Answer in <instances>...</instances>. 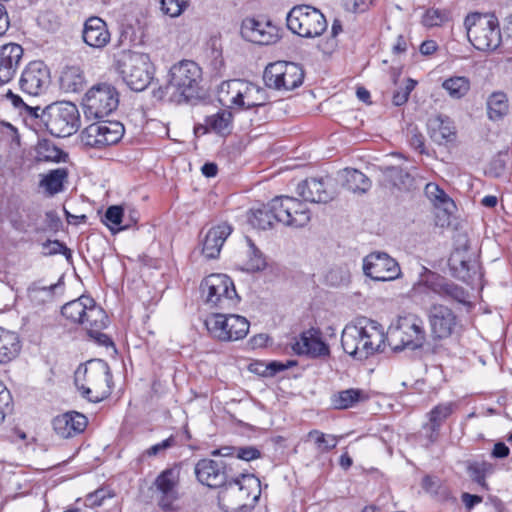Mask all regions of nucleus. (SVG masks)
<instances>
[{
  "label": "nucleus",
  "mask_w": 512,
  "mask_h": 512,
  "mask_svg": "<svg viewBox=\"0 0 512 512\" xmlns=\"http://www.w3.org/2000/svg\"><path fill=\"white\" fill-rule=\"evenodd\" d=\"M367 399L368 394L364 390L350 388L334 394L332 404L336 409H348Z\"/></svg>",
  "instance_id": "nucleus-36"
},
{
  "label": "nucleus",
  "mask_w": 512,
  "mask_h": 512,
  "mask_svg": "<svg viewBox=\"0 0 512 512\" xmlns=\"http://www.w3.org/2000/svg\"><path fill=\"white\" fill-rule=\"evenodd\" d=\"M304 72L293 62L277 61L266 66L263 80L268 88L290 91L303 83Z\"/></svg>",
  "instance_id": "nucleus-13"
},
{
  "label": "nucleus",
  "mask_w": 512,
  "mask_h": 512,
  "mask_svg": "<svg viewBox=\"0 0 512 512\" xmlns=\"http://www.w3.org/2000/svg\"><path fill=\"white\" fill-rule=\"evenodd\" d=\"M201 68L190 60H183L170 69V79L166 86L171 99L180 104L200 97Z\"/></svg>",
  "instance_id": "nucleus-4"
},
{
  "label": "nucleus",
  "mask_w": 512,
  "mask_h": 512,
  "mask_svg": "<svg viewBox=\"0 0 512 512\" xmlns=\"http://www.w3.org/2000/svg\"><path fill=\"white\" fill-rule=\"evenodd\" d=\"M269 203L275 222L296 228L305 226L306 216L304 214L298 212L294 219L289 216L290 210L301 209L300 200L290 196H276Z\"/></svg>",
  "instance_id": "nucleus-23"
},
{
  "label": "nucleus",
  "mask_w": 512,
  "mask_h": 512,
  "mask_svg": "<svg viewBox=\"0 0 512 512\" xmlns=\"http://www.w3.org/2000/svg\"><path fill=\"white\" fill-rule=\"evenodd\" d=\"M424 288L443 298H449L459 303H464L468 297L464 288L430 271H427V276L424 280L419 281L413 286L415 292H421Z\"/></svg>",
  "instance_id": "nucleus-18"
},
{
  "label": "nucleus",
  "mask_w": 512,
  "mask_h": 512,
  "mask_svg": "<svg viewBox=\"0 0 512 512\" xmlns=\"http://www.w3.org/2000/svg\"><path fill=\"white\" fill-rule=\"evenodd\" d=\"M451 268L455 271V276L466 281L469 275V264L467 261L458 258V254H453L449 259Z\"/></svg>",
  "instance_id": "nucleus-54"
},
{
  "label": "nucleus",
  "mask_w": 512,
  "mask_h": 512,
  "mask_svg": "<svg viewBox=\"0 0 512 512\" xmlns=\"http://www.w3.org/2000/svg\"><path fill=\"white\" fill-rule=\"evenodd\" d=\"M249 222L253 227L266 230L272 228L275 219L272 213L270 203L263 205L261 208L256 209L252 212V216L249 218Z\"/></svg>",
  "instance_id": "nucleus-43"
},
{
  "label": "nucleus",
  "mask_w": 512,
  "mask_h": 512,
  "mask_svg": "<svg viewBox=\"0 0 512 512\" xmlns=\"http://www.w3.org/2000/svg\"><path fill=\"white\" fill-rule=\"evenodd\" d=\"M371 3V0H341L342 7L347 12L362 13L365 12Z\"/></svg>",
  "instance_id": "nucleus-61"
},
{
  "label": "nucleus",
  "mask_w": 512,
  "mask_h": 512,
  "mask_svg": "<svg viewBox=\"0 0 512 512\" xmlns=\"http://www.w3.org/2000/svg\"><path fill=\"white\" fill-rule=\"evenodd\" d=\"M232 113L228 110H221L205 118V123L196 128V132L202 130V133L213 131L219 135L225 136L231 133Z\"/></svg>",
  "instance_id": "nucleus-31"
},
{
  "label": "nucleus",
  "mask_w": 512,
  "mask_h": 512,
  "mask_svg": "<svg viewBox=\"0 0 512 512\" xmlns=\"http://www.w3.org/2000/svg\"><path fill=\"white\" fill-rule=\"evenodd\" d=\"M415 86L416 81L410 78L407 79L405 87L399 91L394 92L392 97L394 105L401 106L405 104L409 98L411 91L415 88Z\"/></svg>",
  "instance_id": "nucleus-58"
},
{
  "label": "nucleus",
  "mask_w": 512,
  "mask_h": 512,
  "mask_svg": "<svg viewBox=\"0 0 512 512\" xmlns=\"http://www.w3.org/2000/svg\"><path fill=\"white\" fill-rule=\"evenodd\" d=\"M23 57V48L16 43L3 45L0 49V83H8L15 75Z\"/></svg>",
  "instance_id": "nucleus-26"
},
{
  "label": "nucleus",
  "mask_w": 512,
  "mask_h": 512,
  "mask_svg": "<svg viewBox=\"0 0 512 512\" xmlns=\"http://www.w3.org/2000/svg\"><path fill=\"white\" fill-rule=\"evenodd\" d=\"M124 132L123 124L118 121H98L83 130L81 139L86 146L99 149L118 143Z\"/></svg>",
  "instance_id": "nucleus-14"
},
{
  "label": "nucleus",
  "mask_w": 512,
  "mask_h": 512,
  "mask_svg": "<svg viewBox=\"0 0 512 512\" xmlns=\"http://www.w3.org/2000/svg\"><path fill=\"white\" fill-rule=\"evenodd\" d=\"M464 25L469 41L477 50H495L502 42L499 22L493 14H469Z\"/></svg>",
  "instance_id": "nucleus-5"
},
{
  "label": "nucleus",
  "mask_w": 512,
  "mask_h": 512,
  "mask_svg": "<svg viewBox=\"0 0 512 512\" xmlns=\"http://www.w3.org/2000/svg\"><path fill=\"white\" fill-rule=\"evenodd\" d=\"M110 378V369L103 360H90L81 364L75 371L74 382L82 396L91 402L97 403L101 400L99 395H93L103 387Z\"/></svg>",
  "instance_id": "nucleus-10"
},
{
  "label": "nucleus",
  "mask_w": 512,
  "mask_h": 512,
  "mask_svg": "<svg viewBox=\"0 0 512 512\" xmlns=\"http://www.w3.org/2000/svg\"><path fill=\"white\" fill-rule=\"evenodd\" d=\"M297 193L305 201L312 203H327L334 199L335 189L329 177H311L297 185Z\"/></svg>",
  "instance_id": "nucleus-21"
},
{
  "label": "nucleus",
  "mask_w": 512,
  "mask_h": 512,
  "mask_svg": "<svg viewBox=\"0 0 512 512\" xmlns=\"http://www.w3.org/2000/svg\"><path fill=\"white\" fill-rule=\"evenodd\" d=\"M114 67L133 91L145 90L153 79V65L146 53L122 50L115 55Z\"/></svg>",
  "instance_id": "nucleus-3"
},
{
  "label": "nucleus",
  "mask_w": 512,
  "mask_h": 512,
  "mask_svg": "<svg viewBox=\"0 0 512 512\" xmlns=\"http://www.w3.org/2000/svg\"><path fill=\"white\" fill-rule=\"evenodd\" d=\"M286 21L291 32L305 38L321 36L328 26L324 14L310 5L294 6L287 14Z\"/></svg>",
  "instance_id": "nucleus-8"
},
{
  "label": "nucleus",
  "mask_w": 512,
  "mask_h": 512,
  "mask_svg": "<svg viewBox=\"0 0 512 512\" xmlns=\"http://www.w3.org/2000/svg\"><path fill=\"white\" fill-rule=\"evenodd\" d=\"M13 409V400L10 391L0 380V424L4 421L7 414Z\"/></svg>",
  "instance_id": "nucleus-51"
},
{
  "label": "nucleus",
  "mask_w": 512,
  "mask_h": 512,
  "mask_svg": "<svg viewBox=\"0 0 512 512\" xmlns=\"http://www.w3.org/2000/svg\"><path fill=\"white\" fill-rule=\"evenodd\" d=\"M487 115L492 121L503 119L509 112L508 97L504 92H493L489 95L487 102Z\"/></svg>",
  "instance_id": "nucleus-35"
},
{
  "label": "nucleus",
  "mask_w": 512,
  "mask_h": 512,
  "mask_svg": "<svg viewBox=\"0 0 512 512\" xmlns=\"http://www.w3.org/2000/svg\"><path fill=\"white\" fill-rule=\"evenodd\" d=\"M200 288L205 302L218 310H230L240 300L233 281L225 274L207 276L202 281Z\"/></svg>",
  "instance_id": "nucleus-9"
},
{
  "label": "nucleus",
  "mask_w": 512,
  "mask_h": 512,
  "mask_svg": "<svg viewBox=\"0 0 512 512\" xmlns=\"http://www.w3.org/2000/svg\"><path fill=\"white\" fill-rule=\"evenodd\" d=\"M51 83L50 70L43 61H32L23 70L19 85L22 92L39 96L46 92Z\"/></svg>",
  "instance_id": "nucleus-16"
},
{
  "label": "nucleus",
  "mask_w": 512,
  "mask_h": 512,
  "mask_svg": "<svg viewBox=\"0 0 512 512\" xmlns=\"http://www.w3.org/2000/svg\"><path fill=\"white\" fill-rule=\"evenodd\" d=\"M80 325L87 331L88 336L99 345L105 347L113 345L111 339L102 332L108 325V316L93 299L92 303L87 305Z\"/></svg>",
  "instance_id": "nucleus-19"
},
{
  "label": "nucleus",
  "mask_w": 512,
  "mask_h": 512,
  "mask_svg": "<svg viewBox=\"0 0 512 512\" xmlns=\"http://www.w3.org/2000/svg\"><path fill=\"white\" fill-rule=\"evenodd\" d=\"M454 407L453 402L438 404L428 413L429 422L434 426L441 427L443 422L453 413Z\"/></svg>",
  "instance_id": "nucleus-46"
},
{
  "label": "nucleus",
  "mask_w": 512,
  "mask_h": 512,
  "mask_svg": "<svg viewBox=\"0 0 512 512\" xmlns=\"http://www.w3.org/2000/svg\"><path fill=\"white\" fill-rule=\"evenodd\" d=\"M37 159L46 162L62 161L63 151L48 140H42L37 145Z\"/></svg>",
  "instance_id": "nucleus-44"
},
{
  "label": "nucleus",
  "mask_w": 512,
  "mask_h": 512,
  "mask_svg": "<svg viewBox=\"0 0 512 512\" xmlns=\"http://www.w3.org/2000/svg\"><path fill=\"white\" fill-rule=\"evenodd\" d=\"M232 228L227 223L212 227L206 234L202 253L208 259H214L220 254L221 248L231 234Z\"/></svg>",
  "instance_id": "nucleus-29"
},
{
  "label": "nucleus",
  "mask_w": 512,
  "mask_h": 512,
  "mask_svg": "<svg viewBox=\"0 0 512 512\" xmlns=\"http://www.w3.org/2000/svg\"><path fill=\"white\" fill-rule=\"evenodd\" d=\"M107 24L99 17L88 18L83 27V41L92 48L102 49L110 42Z\"/></svg>",
  "instance_id": "nucleus-27"
},
{
  "label": "nucleus",
  "mask_w": 512,
  "mask_h": 512,
  "mask_svg": "<svg viewBox=\"0 0 512 512\" xmlns=\"http://www.w3.org/2000/svg\"><path fill=\"white\" fill-rule=\"evenodd\" d=\"M427 126L431 139L439 145L455 138V127L448 116L440 114L431 117Z\"/></svg>",
  "instance_id": "nucleus-30"
},
{
  "label": "nucleus",
  "mask_w": 512,
  "mask_h": 512,
  "mask_svg": "<svg viewBox=\"0 0 512 512\" xmlns=\"http://www.w3.org/2000/svg\"><path fill=\"white\" fill-rule=\"evenodd\" d=\"M425 195L437 207L443 208L445 211L449 206L453 205V201L448 195L435 183H427L425 186Z\"/></svg>",
  "instance_id": "nucleus-45"
},
{
  "label": "nucleus",
  "mask_w": 512,
  "mask_h": 512,
  "mask_svg": "<svg viewBox=\"0 0 512 512\" xmlns=\"http://www.w3.org/2000/svg\"><path fill=\"white\" fill-rule=\"evenodd\" d=\"M385 339L383 328L378 322L360 318L345 326L341 344L343 350L354 359L365 360L381 350Z\"/></svg>",
  "instance_id": "nucleus-1"
},
{
  "label": "nucleus",
  "mask_w": 512,
  "mask_h": 512,
  "mask_svg": "<svg viewBox=\"0 0 512 512\" xmlns=\"http://www.w3.org/2000/svg\"><path fill=\"white\" fill-rule=\"evenodd\" d=\"M326 278L333 286L345 285L350 280V272L347 267H336L328 272Z\"/></svg>",
  "instance_id": "nucleus-52"
},
{
  "label": "nucleus",
  "mask_w": 512,
  "mask_h": 512,
  "mask_svg": "<svg viewBox=\"0 0 512 512\" xmlns=\"http://www.w3.org/2000/svg\"><path fill=\"white\" fill-rule=\"evenodd\" d=\"M423 430L425 431L426 447H429L430 445L437 442L439 438L440 427L434 426L431 422H428L423 426Z\"/></svg>",
  "instance_id": "nucleus-62"
},
{
  "label": "nucleus",
  "mask_w": 512,
  "mask_h": 512,
  "mask_svg": "<svg viewBox=\"0 0 512 512\" xmlns=\"http://www.w3.org/2000/svg\"><path fill=\"white\" fill-rule=\"evenodd\" d=\"M126 215L121 206L113 205L107 208L102 222L109 228V230L115 234L119 231L130 228V224H124Z\"/></svg>",
  "instance_id": "nucleus-40"
},
{
  "label": "nucleus",
  "mask_w": 512,
  "mask_h": 512,
  "mask_svg": "<svg viewBox=\"0 0 512 512\" xmlns=\"http://www.w3.org/2000/svg\"><path fill=\"white\" fill-rule=\"evenodd\" d=\"M407 138L411 147L418 150L420 153L425 152L424 136L417 127L411 126L408 128Z\"/></svg>",
  "instance_id": "nucleus-57"
},
{
  "label": "nucleus",
  "mask_w": 512,
  "mask_h": 512,
  "mask_svg": "<svg viewBox=\"0 0 512 512\" xmlns=\"http://www.w3.org/2000/svg\"><path fill=\"white\" fill-rule=\"evenodd\" d=\"M244 83L245 80L241 79L223 82L219 90L220 101L239 108Z\"/></svg>",
  "instance_id": "nucleus-37"
},
{
  "label": "nucleus",
  "mask_w": 512,
  "mask_h": 512,
  "mask_svg": "<svg viewBox=\"0 0 512 512\" xmlns=\"http://www.w3.org/2000/svg\"><path fill=\"white\" fill-rule=\"evenodd\" d=\"M442 88L451 98L461 99L470 90V81L464 76H453L442 83Z\"/></svg>",
  "instance_id": "nucleus-42"
},
{
  "label": "nucleus",
  "mask_w": 512,
  "mask_h": 512,
  "mask_svg": "<svg viewBox=\"0 0 512 512\" xmlns=\"http://www.w3.org/2000/svg\"><path fill=\"white\" fill-rule=\"evenodd\" d=\"M268 99V93L264 88L245 81L239 108L251 109L265 107L268 104Z\"/></svg>",
  "instance_id": "nucleus-32"
},
{
  "label": "nucleus",
  "mask_w": 512,
  "mask_h": 512,
  "mask_svg": "<svg viewBox=\"0 0 512 512\" xmlns=\"http://www.w3.org/2000/svg\"><path fill=\"white\" fill-rule=\"evenodd\" d=\"M386 339L393 351L416 350L423 347L426 331L423 320L414 314L400 316L395 326L389 328Z\"/></svg>",
  "instance_id": "nucleus-6"
},
{
  "label": "nucleus",
  "mask_w": 512,
  "mask_h": 512,
  "mask_svg": "<svg viewBox=\"0 0 512 512\" xmlns=\"http://www.w3.org/2000/svg\"><path fill=\"white\" fill-rule=\"evenodd\" d=\"M390 176L393 178L394 185L400 189H408L413 181V178L408 172L396 167L390 169Z\"/></svg>",
  "instance_id": "nucleus-55"
},
{
  "label": "nucleus",
  "mask_w": 512,
  "mask_h": 512,
  "mask_svg": "<svg viewBox=\"0 0 512 512\" xmlns=\"http://www.w3.org/2000/svg\"><path fill=\"white\" fill-rule=\"evenodd\" d=\"M119 104L116 89L103 83L93 86L83 99L84 113L87 118L101 119L111 114Z\"/></svg>",
  "instance_id": "nucleus-12"
},
{
  "label": "nucleus",
  "mask_w": 512,
  "mask_h": 512,
  "mask_svg": "<svg viewBox=\"0 0 512 512\" xmlns=\"http://www.w3.org/2000/svg\"><path fill=\"white\" fill-rule=\"evenodd\" d=\"M292 349L299 356H307L314 359L330 356V348L322 340V333L318 328H310L303 331L292 344Z\"/></svg>",
  "instance_id": "nucleus-20"
},
{
  "label": "nucleus",
  "mask_w": 512,
  "mask_h": 512,
  "mask_svg": "<svg viewBox=\"0 0 512 512\" xmlns=\"http://www.w3.org/2000/svg\"><path fill=\"white\" fill-rule=\"evenodd\" d=\"M362 270L373 281L388 282L401 276L398 262L385 252H372L363 258Z\"/></svg>",
  "instance_id": "nucleus-15"
},
{
  "label": "nucleus",
  "mask_w": 512,
  "mask_h": 512,
  "mask_svg": "<svg viewBox=\"0 0 512 512\" xmlns=\"http://www.w3.org/2000/svg\"><path fill=\"white\" fill-rule=\"evenodd\" d=\"M87 423V418L75 411L58 415L52 421L55 433L62 438H71L82 433Z\"/></svg>",
  "instance_id": "nucleus-25"
},
{
  "label": "nucleus",
  "mask_w": 512,
  "mask_h": 512,
  "mask_svg": "<svg viewBox=\"0 0 512 512\" xmlns=\"http://www.w3.org/2000/svg\"><path fill=\"white\" fill-rule=\"evenodd\" d=\"M189 0H161L163 12L171 17L180 16L188 6Z\"/></svg>",
  "instance_id": "nucleus-49"
},
{
  "label": "nucleus",
  "mask_w": 512,
  "mask_h": 512,
  "mask_svg": "<svg viewBox=\"0 0 512 512\" xmlns=\"http://www.w3.org/2000/svg\"><path fill=\"white\" fill-rule=\"evenodd\" d=\"M178 483L179 470L176 468H168L158 475L155 480V486L160 494L158 498V506L160 508H169L170 503H174L178 499Z\"/></svg>",
  "instance_id": "nucleus-24"
},
{
  "label": "nucleus",
  "mask_w": 512,
  "mask_h": 512,
  "mask_svg": "<svg viewBox=\"0 0 512 512\" xmlns=\"http://www.w3.org/2000/svg\"><path fill=\"white\" fill-rule=\"evenodd\" d=\"M450 18L449 12L446 10H440L435 8L428 9L422 16V24L425 27L432 28L441 26L447 22Z\"/></svg>",
  "instance_id": "nucleus-47"
},
{
  "label": "nucleus",
  "mask_w": 512,
  "mask_h": 512,
  "mask_svg": "<svg viewBox=\"0 0 512 512\" xmlns=\"http://www.w3.org/2000/svg\"><path fill=\"white\" fill-rule=\"evenodd\" d=\"M341 177L343 187L353 193H366L371 187L370 179L357 169L345 168Z\"/></svg>",
  "instance_id": "nucleus-34"
},
{
  "label": "nucleus",
  "mask_w": 512,
  "mask_h": 512,
  "mask_svg": "<svg viewBox=\"0 0 512 512\" xmlns=\"http://www.w3.org/2000/svg\"><path fill=\"white\" fill-rule=\"evenodd\" d=\"M249 242V252L251 254L249 260V268L254 271H259L263 269L266 265L265 259L262 256V253L256 248V246L252 243L251 240Z\"/></svg>",
  "instance_id": "nucleus-59"
},
{
  "label": "nucleus",
  "mask_w": 512,
  "mask_h": 512,
  "mask_svg": "<svg viewBox=\"0 0 512 512\" xmlns=\"http://www.w3.org/2000/svg\"><path fill=\"white\" fill-rule=\"evenodd\" d=\"M67 171L64 168L51 170L40 181V186L50 194L54 195L63 190V182L67 178Z\"/></svg>",
  "instance_id": "nucleus-41"
},
{
  "label": "nucleus",
  "mask_w": 512,
  "mask_h": 512,
  "mask_svg": "<svg viewBox=\"0 0 512 512\" xmlns=\"http://www.w3.org/2000/svg\"><path fill=\"white\" fill-rule=\"evenodd\" d=\"M43 249L45 255L63 254L67 260L72 258L71 250L58 240H47L43 243Z\"/></svg>",
  "instance_id": "nucleus-53"
},
{
  "label": "nucleus",
  "mask_w": 512,
  "mask_h": 512,
  "mask_svg": "<svg viewBox=\"0 0 512 512\" xmlns=\"http://www.w3.org/2000/svg\"><path fill=\"white\" fill-rule=\"evenodd\" d=\"M468 473L471 479L480 485L482 488L487 489V484L485 481L487 464L482 462H473L468 465Z\"/></svg>",
  "instance_id": "nucleus-50"
},
{
  "label": "nucleus",
  "mask_w": 512,
  "mask_h": 512,
  "mask_svg": "<svg viewBox=\"0 0 512 512\" xmlns=\"http://www.w3.org/2000/svg\"><path fill=\"white\" fill-rule=\"evenodd\" d=\"M197 480L209 488H222L229 480L227 463L222 460L204 458L194 468Z\"/></svg>",
  "instance_id": "nucleus-17"
},
{
  "label": "nucleus",
  "mask_w": 512,
  "mask_h": 512,
  "mask_svg": "<svg viewBox=\"0 0 512 512\" xmlns=\"http://www.w3.org/2000/svg\"><path fill=\"white\" fill-rule=\"evenodd\" d=\"M111 497L112 495L108 490L101 488L87 495L85 499V505L92 508L101 506L103 502L106 500V498Z\"/></svg>",
  "instance_id": "nucleus-60"
},
{
  "label": "nucleus",
  "mask_w": 512,
  "mask_h": 512,
  "mask_svg": "<svg viewBox=\"0 0 512 512\" xmlns=\"http://www.w3.org/2000/svg\"><path fill=\"white\" fill-rule=\"evenodd\" d=\"M431 334L434 338L444 339L453 333L457 325L454 311L442 304H434L428 312Z\"/></svg>",
  "instance_id": "nucleus-22"
},
{
  "label": "nucleus",
  "mask_w": 512,
  "mask_h": 512,
  "mask_svg": "<svg viewBox=\"0 0 512 512\" xmlns=\"http://www.w3.org/2000/svg\"><path fill=\"white\" fill-rule=\"evenodd\" d=\"M85 78L79 67H67L60 76V85L65 92L77 93L84 88Z\"/></svg>",
  "instance_id": "nucleus-38"
},
{
  "label": "nucleus",
  "mask_w": 512,
  "mask_h": 512,
  "mask_svg": "<svg viewBox=\"0 0 512 512\" xmlns=\"http://www.w3.org/2000/svg\"><path fill=\"white\" fill-rule=\"evenodd\" d=\"M176 444V440L173 436L168 437L160 443L152 445L150 448L145 450L142 454V458L145 456L154 457L164 453L167 449L173 447Z\"/></svg>",
  "instance_id": "nucleus-56"
},
{
  "label": "nucleus",
  "mask_w": 512,
  "mask_h": 512,
  "mask_svg": "<svg viewBox=\"0 0 512 512\" xmlns=\"http://www.w3.org/2000/svg\"><path fill=\"white\" fill-rule=\"evenodd\" d=\"M294 364H295L294 361H288L286 364H284L282 362L273 361L267 365L266 369L270 370V373H269L270 375H274L277 372L284 371L285 369H287L288 367H290Z\"/></svg>",
  "instance_id": "nucleus-64"
},
{
  "label": "nucleus",
  "mask_w": 512,
  "mask_h": 512,
  "mask_svg": "<svg viewBox=\"0 0 512 512\" xmlns=\"http://www.w3.org/2000/svg\"><path fill=\"white\" fill-rule=\"evenodd\" d=\"M308 437L310 439H314L315 445L321 452H328L331 449L335 448L338 439L334 435H325L324 433L318 430H312L308 433Z\"/></svg>",
  "instance_id": "nucleus-48"
},
{
  "label": "nucleus",
  "mask_w": 512,
  "mask_h": 512,
  "mask_svg": "<svg viewBox=\"0 0 512 512\" xmlns=\"http://www.w3.org/2000/svg\"><path fill=\"white\" fill-rule=\"evenodd\" d=\"M260 451L252 446L240 447L237 449V458L245 461H251L260 457Z\"/></svg>",
  "instance_id": "nucleus-63"
},
{
  "label": "nucleus",
  "mask_w": 512,
  "mask_h": 512,
  "mask_svg": "<svg viewBox=\"0 0 512 512\" xmlns=\"http://www.w3.org/2000/svg\"><path fill=\"white\" fill-rule=\"evenodd\" d=\"M241 33L248 41L259 45H269L275 43L278 39V34L273 26L255 19L245 20L242 24Z\"/></svg>",
  "instance_id": "nucleus-28"
},
{
  "label": "nucleus",
  "mask_w": 512,
  "mask_h": 512,
  "mask_svg": "<svg viewBox=\"0 0 512 512\" xmlns=\"http://www.w3.org/2000/svg\"><path fill=\"white\" fill-rule=\"evenodd\" d=\"M261 495L260 480L252 474L229 478L218 493L219 506L225 512H245Z\"/></svg>",
  "instance_id": "nucleus-2"
},
{
  "label": "nucleus",
  "mask_w": 512,
  "mask_h": 512,
  "mask_svg": "<svg viewBox=\"0 0 512 512\" xmlns=\"http://www.w3.org/2000/svg\"><path fill=\"white\" fill-rule=\"evenodd\" d=\"M205 326L213 338L230 342L246 337L250 323L240 315L213 313L205 320Z\"/></svg>",
  "instance_id": "nucleus-11"
},
{
  "label": "nucleus",
  "mask_w": 512,
  "mask_h": 512,
  "mask_svg": "<svg viewBox=\"0 0 512 512\" xmlns=\"http://www.w3.org/2000/svg\"><path fill=\"white\" fill-rule=\"evenodd\" d=\"M41 122L49 133L55 137H68L80 127V115L75 104L57 102L41 111Z\"/></svg>",
  "instance_id": "nucleus-7"
},
{
  "label": "nucleus",
  "mask_w": 512,
  "mask_h": 512,
  "mask_svg": "<svg viewBox=\"0 0 512 512\" xmlns=\"http://www.w3.org/2000/svg\"><path fill=\"white\" fill-rule=\"evenodd\" d=\"M92 303V298L89 296H81L76 300L66 303L62 309V315L73 323L80 324L85 315L87 305Z\"/></svg>",
  "instance_id": "nucleus-39"
},
{
  "label": "nucleus",
  "mask_w": 512,
  "mask_h": 512,
  "mask_svg": "<svg viewBox=\"0 0 512 512\" xmlns=\"http://www.w3.org/2000/svg\"><path fill=\"white\" fill-rule=\"evenodd\" d=\"M20 349L17 333L0 327V364L10 362L18 355Z\"/></svg>",
  "instance_id": "nucleus-33"
}]
</instances>
